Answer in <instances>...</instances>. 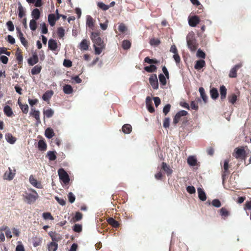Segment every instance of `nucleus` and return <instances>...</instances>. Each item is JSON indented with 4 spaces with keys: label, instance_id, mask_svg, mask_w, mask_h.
I'll list each match as a JSON object with an SVG mask.
<instances>
[{
    "label": "nucleus",
    "instance_id": "1",
    "mask_svg": "<svg viewBox=\"0 0 251 251\" xmlns=\"http://www.w3.org/2000/svg\"><path fill=\"white\" fill-rule=\"evenodd\" d=\"M187 44L188 48L192 51L196 50L198 44L193 33H189L186 37Z\"/></svg>",
    "mask_w": 251,
    "mask_h": 251
},
{
    "label": "nucleus",
    "instance_id": "2",
    "mask_svg": "<svg viewBox=\"0 0 251 251\" xmlns=\"http://www.w3.org/2000/svg\"><path fill=\"white\" fill-rule=\"evenodd\" d=\"M91 39L94 43V46H105L103 40L100 37L99 34L96 32H92Z\"/></svg>",
    "mask_w": 251,
    "mask_h": 251
},
{
    "label": "nucleus",
    "instance_id": "3",
    "mask_svg": "<svg viewBox=\"0 0 251 251\" xmlns=\"http://www.w3.org/2000/svg\"><path fill=\"white\" fill-rule=\"evenodd\" d=\"M59 178L64 184L68 183L70 181L69 175L63 169H59L58 171Z\"/></svg>",
    "mask_w": 251,
    "mask_h": 251
},
{
    "label": "nucleus",
    "instance_id": "4",
    "mask_svg": "<svg viewBox=\"0 0 251 251\" xmlns=\"http://www.w3.org/2000/svg\"><path fill=\"white\" fill-rule=\"evenodd\" d=\"M38 198V195L35 191H33V193H26L25 196V201L28 204L34 202Z\"/></svg>",
    "mask_w": 251,
    "mask_h": 251
},
{
    "label": "nucleus",
    "instance_id": "5",
    "mask_svg": "<svg viewBox=\"0 0 251 251\" xmlns=\"http://www.w3.org/2000/svg\"><path fill=\"white\" fill-rule=\"evenodd\" d=\"M149 82L154 90L158 88V81L156 74H152L149 77Z\"/></svg>",
    "mask_w": 251,
    "mask_h": 251
},
{
    "label": "nucleus",
    "instance_id": "6",
    "mask_svg": "<svg viewBox=\"0 0 251 251\" xmlns=\"http://www.w3.org/2000/svg\"><path fill=\"white\" fill-rule=\"evenodd\" d=\"M188 114L187 111L182 110L178 111L175 116L173 119V124L176 125L181 120L182 117L185 116Z\"/></svg>",
    "mask_w": 251,
    "mask_h": 251
},
{
    "label": "nucleus",
    "instance_id": "7",
    "mask_svg": "<svg viewBox=\"0 0 251 251\" xmlns=\"http://www.w3.org/2000/svg\"><path fill=\"white\" fill-rule=\"evenodd\" d=\"M60 18V16H59V14H57V16L55 17L54 14H50L48 16V21L50 25L53 26L55 24V21L58 20Z\"/></svg>",
    "mask_w": 251,
    "mask_h": 251
},
{
    "label": "nucleus",
    "instance_id": "8",
    "mask_svg": "<svg viewBox=\"0 0 251 251\" xmlns=\"http://www.w3.org/2000/svg\"><path fill=\"white\" fill-rule=\"evenodd\" d=\"M200 22V19L197 16H193L189 19V25L192 27H195Z\"/></svg>",
    "mask_w": 251,
    "mask_h": 251
},
{
    "label": "nucleus",
    "instance_id": "9",
    "mask_svg": "<svg viewBox=\"0 0 251 251\" xmlns=\"http://www.w3.org/2000/svg\"><path fill=\"white\" fill-rule=\"evenodd\" d=\"M242 65L238 64L236 65L233 68H232L229 74V76L231 78H234L237 76V70L241 68Z\"/></svg>",
    "mask_w": 251,
    "mask_h": 251
},
{
    "label": "nucleus",
    "instance_id": "10",
    "mask_svg": "<svg viewBox=\"0 0 251 251\" xmlns=\"http://www.w3.org/2000/svg\"><path fill=\"white\" fill-rule=\"evenodd\" d=\"M228 163H229V160L226 159L224 161V171L222 174V179L223 182L225 180L226 176L228 174Z\"/></svg>",
    "mask_w": 251,
    "mask_h": 251
},
{
    "label": "nucleus",
    "instance_id": "11",
    "mask_svg": "<svg viewBox=\"0 0 251 251\" xmlns=\"http://www.w3.org/2000/svg\"><path fill=\"white\" fill-rule=\"evenodd\" d=\"M48 47L52 50H55L57 48V44L56 41L52 39H50L48 41Z\"/></svg>",
    "mask_w": 251,
    "mask_h": 251
},
{
    "label": "nucleus",
    "instance_id": "12",
    "mask_svg": "<svg viewBox=\"0 0 251 251\" xmlns=\"http://www.w3.org/2000/svg\"><path fill=\"white\" fill-rule=\"evenodd\" d=\"M15 173H12L10 168H8V171H6L4 174V178L7 180H12L15 176Z\"/></svg>",
    "mask_w": 251,
    "mask_h": 251
},
{
    "label": "nucleus",
    "instance_id": "13",
    "mask_svg": "<svg viewBox=\"0 0 251 251\" xmlns=\"http://www.w3.org/2000/svg\"><path fill=\"white\" fill-rule=\"evenodd\" d=\"M29 182L34 187L37 188H42V185L41 184L38 182L37 180L34 178L33 176H29Z\"/></svg>",
    "mask_w": 251,
    "mask_h": 251
},
{
    "label": "nucleus",
    "instance_id": "14",
    "mask_svg": "<svg viewBox=\"0 0 251 251\" xmlns=\"http://www.w3.org/2000/svg\"><path fill=\"white\" fill-rule=\"evenodd\" d=\"M39 59L38 55L34 54L32 56L28 59V63L29 65L33 66L38 62Z\"/></svg>",
    "mask_w": 251,
    "mask_h": 251
},
{
    "label": "nucleus",
    "instance_id": "15",
    "mask_svg": "<svg viewBox=\"0 0 251 251\" xmlns=\"http://www.w3.org/2000/svg\"><path fill=\"white\" fill-rule=\"evenodd\" d=\"M235 157L236 158L241 157L245 155V151L243 148H236L235 150Z\"/></svg>",
    "mask_w": 251,
    "mask_h": 251
},
{
    "label": "nucleus",
    "instance_id": "16",
    "mask_svg": "<svg viewBox=\"0 0 251 251\" xmlns=\"http://www.w3.org/2000/svg\"><path fill=\"white\" fill-rule=\"evenodd\" d=\"M226 88L224 85H222L220 87V98L222 100H224L226 96Z\"/></svg>",
    "mask_w": 251,
    "mask_h": 251
},
{
    "label": "nucleus",
    "instance_id": "17",
    "mask_svg": "<svg viewBox=\"0 0 251 251\" xmlns=\"http://www.w3.org/2000/svg\"><path fill=\"white\" fill-rule=\"evenodd\" d=\"M162 169L166 173L168 176L171 175L172 174L173 170L171 169L170 167L166 163L163 162L162 163Z\"/></svg>",
    "mask_w": 251,
    "mask_h": 251
},
{
    "label": "nucleus",
    "instance_id": "18",
    "mask_svg": "<svg viewBox=\"0 0 251 251\" xmlns=\"http://www.w3.org/2000/svg\"><path fill=\"white\" fill-rule=\"evenodd\" d=\"M5 138L6 141L11 144H14L16 141V138L14 137L10 133H6L5 135Z\"/></svg>",
    "mask_w": 251,
    "mask_h": 251
},
{
    "label": "nucleus",
    "instance_id": "19",
    "mask_svg": "<svg viewBox=\"0 0 251 251\" xmlns=\"http://www.w3.org/2000/svg\"><path fill=\"white\" fill-rule=\"evenodd\" d=\"M197 190L199 198L202 201H205L206 199V196L203 190L201 188H198Z\"/></svg>",
    "mask_w": 251,
    "mask_h": 251
},
{
    "label": "nucleus",
    "instance_id": "20",
    "mask_svg": "<svg viewBox=\"0 0 251 251\" xmlns=\"http://www.w3.org/2000/svg\"><path fill=\"white\" fill-rule=\"evenodd\" d=\"M187 163L191 166H195L197 165V160L194 156H190L187 158Z\"/></svg>",
    "mask_w": 251,
    "mask_h": 251
},
{
    "label": "nucleus",
    "instance_id": "21",
    "mask_svg": "<svg viewBox=\"0 0 251 251\" xmlns=\"http://www.w3.org/2000/svg\"><path fill=\"white\" fill-rule=\"evenodd\" d=\"M210 95L212 99H217L219 97L218 90L216 88H211L210 90Z\"/></svg>",
    "mask_w": 251,
    "mask_h": 251
},
{
    "label": "nucleus",
    "instance_id": "22",
    "mask_svg": "<svg viewBox=\"0 0 251 251\" xmlns=\"http://www.w3.org/2000/svg\"><path fill=\"white\" fill-rule=\"evenodd\" d=\"M205 62L204 60L202 59L199 60L197 61L195 65L194 68L196 70H201L205 66Z\"/></svg>",
    "mask_w": 251,
    "mask_h": 251
},
{
    "label": "nucleus",
    "instance_id": "23",
    "mask_svg": "<svg viewBox=\"0 0 251 251\" xmlns=\"http://www.w3.org/2000/svg\"><path fill=\"white\" fill-rule=\"evenodd\" d=\"M81 50H87L89 48V43L86 39H83L79 44Z\"/></svg>",
    "mask_w": 251,
    "mask_h": 251
},
{
    "label": "nucleus",
    "instance_id": "24",
    "mask_svg": "<svg viewBox=\"0 0 251 251\" xmlns=\"http://www.w3.org/2000/svg\"><path fill=\"white\" fill-rule=\"evenodd\" d=\"M58 248V244L55 242H51L48 245V251H56Z\"/></svg>",
    "mask_w": 251,
    "mask_h": 251
},
{
    "label": "nucleus",
    "instance_id": "25",
    "mask_svg": "<svg viewBox=\"0 0 251 251\" xmlns=\"http://www.w3.org/2000/svg\"><path fill=\"white\" fill-rule=\"evenodd\" d=\"M45 135L47 138L50 139L54 135V133L52 128L48 127L45 130Z\"/></svg>",
    "mask_w": 251,
    "mask_h": 251
},
{
    "label": "nucleus",
    "instance_id": "26",
    "mask_svg": "<svg viewBox=\"0 0 251 251\" xmlns=\"http://www.w3.org/2000/svg\"><path fill=\"white\" fill-rule=\"evenodd\" d=\"M31 16L33 20H38L40 17V10L37 8L33 9L31 12Z\"/></svg>",
    "mask_w": 251,
    "mask_h": 251
},
{
    "label": "nucleus",
    "instance_id": "27",
    "mask_svg": "<svg viewBox=\"0 0 251 251\" xmlns=\"http://www.w3.org/2000/svg\"><path fill=\"white\" fill-rule=\"evenodd\" d=\"M3 112L7 116V117H11L13 114V112L12 111V109L11 107L8 105H6L3 108Z\"/></svg>",
    "mask_w": 251,
    "mask_h": 251
},
{
    "label": "nucleus",
    "instance_id": "28",
    "mask_svg": "<svg viewBox=\"0 0 251 251\" xmlns=\"http://www.w3.org/2000/svg\"><path fill=\"white\" fill-rule=\"evenodd\" d=\"M122 131L125 134H129L132 131V126L129 124H125L122 127Z\"/></svg>",
    "mask_w": 251,
    "mask_h": 251
},
{
    "label": "nucleus",
    "instance_id": "29",
    "mask_svg": "<svg viewBox=\"0 0 251 251\" xmlns=\"http://www.w3.org/2000/svg\"><path fill=\"white\" fill-rule=\"evenodd\" d=\"M63 92L66 94H72L73 92V89L71 85L66 84L63 86Z\"/></svg>",
    "mask_w": 251,
    "mask_h": 251
},
{
    "label": "nucleus",
    "instance_id": "30",
    "mask_svg": "<svg viewBox=\"0 0 251 251\" xmlns=\"http://www.w3.org/2000/svg\"><path fill=\"white\" fill-rule=\"evenodd\" d=\"M53 95V92L52 91H49L46 92L42 96V99L45 101H48L52 97Z\"/></svg>",
    "mask_w": 251,
    "mask_h": 251
},
{
    "label": "nucleus",
    "instance_id": "31",
    "mask_svg": "<svg viewBox=\"0 0 251 251\" xmlns=\"http://www.w3.org/2000/svg\"><path fill=\"white\" fill-rule=\"evenodd\" d=\"M44 116H46L48 118L51 117L54 113V111L51 109L49 108L47 110H44L43 111Z\"/></svg>",
    "mask_w": 251,
    "mask_h": 251
},
{
    "label": "nucleus",
    "instance_id": "32",
    "mask_svg": "<svg viewBox=\"0 0 251 251\" xmlns=\"http://www.w3.org/2000/svg\"><path fill=\"white\" fill-rule=\"evenodd\" d=\"M199 90L202 100L204 102H206L207 100V97L205 93L204 88L203 87H200Z\"/></svg>",
    "mask_w": 251,
    "mask_h": 251
},
{
    "label": "nucleus",
    "instance_id": "33",
    "mask_svg": "<svg viewBox=\"0 0 251 251\" xmlns=\"http://www.w3.org/2000/svg\"><path fill=\"white\" fill-rule=\"evenodd\" d=\"M18 5L19 11L18 16L20 18H22L25 15L24 8L20 1L18 2Z\"/></svg>",
    "mask_w": 251,
    "mask_h": 251
},
{
    "label": "nucleus",
    "instance_id": "34",
    "mask_svg": "<svg viewBox=\"0 0 251 251\" xmlns=\"http://www.w3.org/2000/svg\"><path fill=\"white\" fill-rule=\"evenodd\" d=\"M41 69L42 67L41 66L36 65L31 69V73L33 75H37L41 72Z\"/></svg>",
    "mask_w": 251,
    "mask_h": 251
},
{
    "label": "nucleus",
    "instance_id": "35",
    "mask_svg": "<svg viewBox=\"0 0 251 251\" xmlns=\"http://www.w3.org/2000/svg\"><path fill=\"white\" fill-rule=\"evenodd\" d=\"M38 149L41 151H45L47 149V144L43 140L38 142Z\"/></svg>",
    "mask_w": 251,
    "mask_h": 251
},
{
    "label": "nucleus",
    "instance_id": "36",
    "mask_svg": "<svg viewBox=\"0 0 251 251\" xmlns=\"http://www.w3.org/2000/svg\"><path fill=\"white\" fill-rule=\"evenodd\" d=\"M157 67L154 65H151L144 67V70L148 73H152L156 71Z\"/></svg>",
    "mask_w": 251,
    "mask_h": 251
},
{
    "label": "nucleus",
    "instance_id": "37",
    "mask_svg": "<svg viewBox=\"0 0 251 251\" xmlns=\"http://www.w3.org/2000/svg\"><path fill=\"white\" fill-rule=\"evenodd\" d=\"M19 105L24 113L26 114L28 112V106L27 104H23L21 102L18 101Z\"/></svg>",
    "mask_w": 251,
    "mask_h": 251
},
{
    "label": "nucleus",
    "instance_id": "38",
    "mask_svg": "<svg viewBox=\"0 0 251 251\" xmlns=\"http://www.w3.org/2000/svg\"><path fill=\"white\" fill-rule=\"evenodd\" d=\"M31 116L34 117L36 120L37 124H39L41 123V120L40 118V111H34V113L30 115Z\"/></svg>",
    "mask_w": 251,
    "mask_h": 251
},
{
    "label": "nucleus",
    "instance_id": "39",
    "mask_svg": "<svg viewBox=\"0 0 251 251\" xmlns=\"http://www.w3.org/2000/svg\"><path fill=\"white\" fill-rule=\"evenodd\" d=\"M107 222L109 224L111 225L112 226L114 227H117L119 226V224L118 221H116L112 218H110L107 220Z\"/></svg>",
    "mask_w": 251,
    "mask_h": 251
},
{
    "label": "nucleus",
    "instance_id": "40",
    "mask_svg": "<svg viewBox=\"0 0 251 251\" xmlns=\"http://www.w3.org/2000/svg\"><path fill=\"white\" fill-rule=\"evenodd\" d=\"M47 156H48L49 159L50 161H54L56 158L55 152L53 151H49L47 153Z\"/></svg>",
    "mask_w": 251,
    "mask_h": 251
},
{
    "label": "nucleus",
    "instance_id": "41",
    "mask_svg": "<svg viewBox=\"0 0 251 251\" xmlns=\"http://www.w3.org/2000/svg\"><path fill=\"white\" fill-rule=\"evenodd\" d=\"M93 19L89 15L87 16L86 25L89 27H92L94 25Z\"/></svg>",
    "mask_w": 251,
    "mask_h": 251
},
{
    "label": "nucleus",
    "instance_id": "42",
    "mask_svg": "<svg viewBox=\"0 0 251 251\" xmlns=\"http://www.w3.org/2000/svg\"><path fill=\"white\" fill-rule=\"evenodd\" d=\"M35 20L32 19L29 23V27L32 31H35L37 28V23Z\"/></svg>",
    "mask_w": 251,
    "mask_h": 251
},
{
    "label": "nucleus",
    "instance_id": "43",
    "mask_svg": "<svg viewBox=\"0 0 251 251\" xmlns=\"http://www.w3.org/2000/svg\"><path fill=\"white\" fill-rule=\"evenodd\" d=\"M97 5L100 8L104 11L108 10L109 8V6L108 5H106L102 2H98Z\"/></svg>",
    "mask_w": 251,
    "mask_h": 251
},
{
    "label": "nucleus",
    "instance_id": "44",
    "mask_svg": "<svg viewBox=\"0 0 251 251\" xmlns=\"http://www.w3.org/2000/svg\"><path fill=\"white\" fill-rule=\"evenodd\" d=\"M94 49H95V53L96 54L99 55V54H100L101 53V52L104 49L105 46H94Z\"/></svg>",
    "mask_w": 251,
    "mask_h": 251
},
{
    "label": "nucleus",
    "instance_id": "45",
    "mask_svg": "<svg viewBox=\"0 0 251 251\" xmlns=\"http://www.w3.org/2000/svg\"><path fill=\"white\" fill-rule=\"evenodd\" d=\"M122 47L124 50H128L131 47V43L128 40H124L122 43Z\"/></svg>",
    "mask_w": 251,
    "mask_h": 251
},
{
    "label": "nucleus",
    "instance_id": "46",
    "mask_svg": "<svg viewBox=\"0 0 251 251\" xmlns=\"http://www.w3.org/2000/svg\"><path fill=\"white\" fill-rule=\"evenodd\" d=\"M144 61L149 64H157L158 63V61L156 59H151L149 57H146L144 59Z\"/></svg>",
    "mask_w": 251,
    "mask_h": 251
},
{
    "label": "nucleus",
    "instance_id": "47",
    "mask_svg": "<svg viewBox=\"0 0 251 251\" xmlns=\"http://www.w3.org/2000/svg\"><path fill=\"white\" fill-rule=\"evenodd\" d=\"M158 77L160 84L162 85H165L166 84V79L164 75L160 74L159 75Z\"/></svg>",
    "mask_w": 251,
    "mask_h": 251
},
{
    "label": "nucleus",
    "instance_id": "48",
    "mask_svg": "<svg viewBox=\"0 0 251 251\" xmlns=\"http://www.w3.org/2000/svg\"><path fill=\"white\" fill-rule=\"evenodd\" d=\"M228 100L229 102L232 104H234L237 100V96L235 94H233L230 96H228Z\"/></svg>",
    "mask_w": 251,
    "mask_h": 251
},
{
    "label": "nucleus",
    "instance_id": "49",
    "mask_svg": "<svg viewBox=\"0 0 251 251\" xmlns=\"http://www.w3.org/2000/svg\"><path fill=\"white\" fill-rule=\"evenodd\" d=\"M18 37L19 38L21 43L25 46L26 47L27 45V42L25 39L24 37L23 34H20L18 35Z\"/></svg>",
    "mask_w": 251,
    "mask_h": 251
},
{
    "label": "nucleus",
    "instance_id": "50",
    "mask_svg": "<svg viewBox=\"0 0 251 251\" xmlns=\"http://www.w3.org/2000/svg\"><path fill=\"white\" fill-rule=\"evenodd\" d=\"M150 43L151 46H157L160 43L158 39L152 38L150 40Z\"/></svg>",
    "mask_w": 251,
    "mask_h": 251
},
{
    "label": "nucleus",
    "instance_id": "51",
    "mask_svg": "<svg viewBox=\"0 0 251 251\" xmlns=\"http://www.w3.org/2000/svg\"><path fill=\"white\" fill-rule=\"evenodd\" d=\"M43 218L45 220L50 219L51 220H53V217L51 216V214L49 212H45L43 213L42 215Z\"/></svg>",
    "mask_w": 251,
    "mask_h": 251
},
{
    "label": "nucleus",
    "instance_id": "52",
    "mask_svg": "<svg viewBox=\"0 0 251 251\" xmlns=\"http://www.w3.org/2000/svg\"><path fill=\"white\" fill-rule=\"evenodd\" d=\"M212 205L217 208H219L221 206L220 201L218 199H214L212 201Z\"/></svg>",
    "mask_w": 251,
    "mask_h": 251
},
{
    "label": "nucleus",
    "instance_id": "53",
    "mask_svg": "<svg viewBox=\"0 0 251 251\" xmlns=\"http://www.w3.org/2000/svg\"><path fill=\"white\" fill-rule=\"evenodd\" d=\"M68 197L69 201L70 203H73V202H75V197L73 193H72V192L69 193Z\"/></svg>",
    "mask_w": 251,
    "mask_h": 251
},
{
    "label": "nucleus",
    "instance_id": "54",
    "mask_svg": "<svg viewBox=\"0 0 251 251\" xmlns=\"http://www.w3.org/2000/svg\"><path fill=\"white\" fill-rule=\"evenodd\" d=\"M222 216L227 217L229 215L228 211L225 208H222L220 210Z\"/></svg>",
    "mask_w": 251,
    "mask_h": 251
},
{
    "label": "nucleus",
    "instance_id": "55",
    "mask_svg": "<svg viewBox=\"0 0 251 251\" xmlns=\"http://www.w3.org/2000/svg\"><path fill=\"white\" fill-rule=\"evenodd\" d=\"M57 34L60 38H62L64 36L65 30L62 27H60L58 28Z\"/></svg>",
    "mask_w": 251,
    "mask_h": 251
},
{
    "label": "nucleus",
    "instance_id": "56",
    "mask_svg": "<svg viewBox=\"0 0 251 251\" xmlns=\"http://www.w3.org/2000/svg\"><path fill=\"white\" fill-rule=\"evenodd\" d=\"M41 27L42 29V33L43 34H47L48 31V29L46 24L45 23L41 24Z\"/></svg>",
    "mask_w": 251,
    "mask_h": 251
},
{
    "label": "nucleus",
    "instance_id": "57",
    "mask_svg": "<svg viewBox=\"0 0 251 251\" xmlns=\"http://www.w3.org/2000/svg\"><path fill=\"white\" fill-rule=\"evenodd\" d=\"M171 105L170 104H166L163 109V112L165 115H166L170 111Z\"/></svg>",
    "mask_w": 251,
    "mask_h": 251
},
{
    "label": "nucleus",
    "instance_id": "58",
    "mask_svg": "<svg viewBox=\"0 0 251 251\" xmlns=\"http://www.w3.org/2000/svg\"><path fill=\"white\" fill-rule=\"evenodd\" d=\"M73 230L76 232H79L82 230V226L79 224H75L73 227Z\"/></svg>",
    "mask_w": 251,
    "mask_h": 251
},
{
    "label": "nucleus",
    "instance_id": "59",
    "mask_svg": "<svg viewBox=\"0 0 251 251\" xmlns=\"http://www.w3.org/2000/svg\"><path fill=\"white\" fill-rule=\"evenodd\" d=\"M197 56L200 58H204L205 57V54L202 50L199 49L197 52Z\"/></svg>",
    "mask_w": 251,
    "mask_h": 251
},
{
    "label": "nucleus",
    "instance_id": "60",
    "mask_svg": "<svg viewBox=\"0 0 251 251\" xmlns=\"http://www.w3.org/2000/svg\"><path fill=\"white\" fill-rule=\"evenodd\" d=\"M6 25L9 31H13L14 30V25L13 24V23L11 21H8L6 23Z\"/></svg>",
    "mask_w": 251,
    "mask_h": 251
},
{
    "label": "nucleus",
    "instance_id": "61",
    "mask_svg": "<svg viewBox=\"0 0 251 251\" xmlns=\"http://www.w3.org/2000/svg\"><path fill=\"white\" fill-rule=\"evenodd\" d=\"M170 119L169 117L165 118L163 121V127L165 128L169 127Z\"/></svg>",
    "mask_w": 251,
    "mask_h": 251
},
{
    "label": "nucleus",
    "instance_id": "62",
    "mask_svg": "<svg viewBox=\"0 0 251 251\" xmlns=\"http://www.w3.org/2000/svg\"><path fill=\"white\" fill-rule=\"evenodd\" d=\"M16 59L18 61V63L19 64H22L23 62V57L22 54L20 53H16Z\"/></svg>",
    "mask_w": 251,
    "mask_h": 251
},
{
    "label": "nucleus",
    "instance_id": "63",
    "mask_svg": "<svg viewBox=\"0 0 251 251\" xmlns=\"http://www.w3.org/2000/svg\"><path fill=\"white\" fill-rule=\"evenodd\" d=\"M187 191L190 194H194L196 192L195 187L193 186H188L186 188Z\"/></svg>",
    "mask_w": 251,
    "mask_h": 251
},
{
    "label": "nucleus",
    "instance_id": "64",
    "mask_svg": "<svg viewBox=\"0 0 251 251\" xmlns=\"http://www.w3.org/2000/svg\"><path fill=\"white\" fill-rule=\"evenodd\" d=\"M82 218V214L81 213L79 212H76L75 216V221H80Z\"/></svg>",
    "mask_w": 251,
    "mask_h": 251
}]
</instances>
